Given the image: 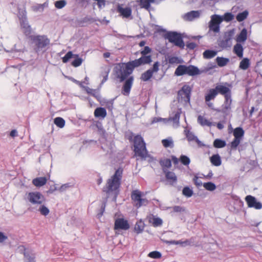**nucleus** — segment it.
<instances>
[{"mask_svg":"<svg viewBox=\"0 0 262 262\" xmlns=\"http://www.w3.org/2000/svg\"><path fill=\"white\" fill-rule=\"evenodd\" d=\"M183 194L188 198L190 197L193 194V191L188 187H185L182 191Z\"/></svg>","mask_w":262,"mask_h":262,"instance_id":"c03bdc74","label":"nucleus"},{"mask_svg":"<svg viewBox=\"0 0 262 262\" xmlns=\"http://www.w3.org/2000/svg\"><path fill=\"white\" fill-rule=\"evenodd\" d=\"M85 90L86 91V93L89 94H92L93 92H94V90L89 87H85Z\"/></svg>","mask_w":262,"mask_h":262,"instance_id":"e2e57ef3","label":"nucleus"},{"mask_svg":"<svg viewBox=\"0 0 262 262\" xmlns=\"http://www.w3.org/2000/svg\"><path fill=\"white\" fill-rule=\"evenodd\" d=\"M210 162L212 165L215 166H219L222 163L221 157L218 154L212 155L210 157Z\"/></svg>","mask_w":262,"mask_h":262,"instance_id":"a878e982","label":"nucleus"},{"mask_svg":"<svg viewBox=\"0 0 262 262\" xmlns=\"http://www.w3.org/2000/svg\"><path fill=\"white\" fill-rule=\"evenodd\" d=\"M247 38V31L245 28H244L237 35L236 41L237 43L244 42Z\"/></svg>","mask_w":262,"mask_h":262,"instance_id":"393cba45","label":"nucleus"},{"mask_svg":"<svg viewBox=\"0 0 262 262\" xmlns=\"http://www.w3.org/2000/svg\"><path fill=\"white\" fill-rule=\"evenodd\" d=\"M74 58V60L71 62V65L74 67H79L82 63V59L79 57L78 54H73L72 51H69L62 58L63 63H67L70 58Z\"/></svg>","mask_w":262,"mask_h":262,"instance_id":"4468645a","label":"nucleus"},{"mask_svg":"<svg viewBox=\"0 0 262 262\" xmlns=\"http://www.w3.org/2000/svg\"><path fill=\"white\" fill-rule=\"evenodd\" d=\"M234 34L233 30H230L225 33L224 36V40H223V43L227 45L229 42H231Z\"/></svg>","mask_w":262,"mask_h":262,"instance_id":"c85d7f7f","label":"nucleus"},{"mask_svg":"<svg viewBox=\"0 0 262 262\" xmlns=\"http://www.w3.org/2000/svg\"><path fill=\"white\" fill-rule=\"evenodd\" d=\"M29 38L38 49L43 48L50 43L49 39L45 35H31Z\"/></svg>","mask_w":262,"mask_h":262,"instance_id":"9d476101","label":"nucleus"},{"mask_svg":"<svg viewBox=\"0 0 262 262\" xmlns=\"http://www.w3.org/2000/svg\"><path fill=\"white\" fill-rule=\"evenodd\" d=\"M250 64L249 59L247 58H245L240 62L239 68L246 70L249 67Z\"/></svg>","mask_w":262,"mask_h":262,"instance_id":"f704fd0d","label":"nucleus"},{"mask_svg":"<svg viewBox=\"0 0 262 262\" xmlns=\"http://www.w3.org/2000/svg\"><path fill=\"white\" fill-rule=\"evenodd\" d=\"M222 21L223 18L221 16L216 14L212 15L209 23V30L214 33L219 32L220 25Z\"/></svg>","mask_w":262,"mask_h":262,"instance_id":"ddd939ff","label":"nucleus"},{"mask_svg":"<svg viewBox=\"0 0 262 262\" xmlns=\"http://www.w3.org/2000/svg\"><path fill=\"white\" fill-rule=\"evenodd\" d=\"M94 115L96 118L104 119L107 116V112L105 108L99 107L95 110Z\"/></svg>","mask_w":262,"mask_h":262,"instance_id":"5701e85b","label":"nucleus"},{"mask_svg":"<svg viewBox=\"0 0 262 262\" xmlns=\"http://www.w3.org/2000/svg\"><path fill=\"white\" fill-rule=\"evenodd\" d=\"M117 11L123 18H128L132 15V10L130 7H122V5L118 4Z\"/></svg>","mask_w":262,"mask_h":262,"instance_id":"a211bd4d","label":"nucleus"},{"mask_svg":"<svg viewBox=\"0 0 262 262\" xmlns=\"http://www.w3.org/2000/svg\"><path fill=\"white\" fill-rule=\"evenodd\" d=\"M180 118V115L179 114H176L173 117L172 120L173 121H176L179 120Z\"/></svg>","mask_w":262,"mask_h":262,"instance_id":"69168bd1","label":"nucleus"},{"mask_svg":"<svg viewBox=\"0 0 262 262\" xmlns=\"http://www.w3.org/2000/svg\"><path fill=\"white\" fill-rule=\"evenodd\" d=\"M226 142L221 139H216L213 142V146L215 148H223L226 146Z\"/></svg>","mask_w":262,"mask_h":262,"instance_id":"4c0bfd02","label":"nucleus"},{"mask_svg":"<svg viewBox=\"0 0 262 262\" xmlns=\"http://www.w3.org/2000/svg\"><path fill=\"white\" fill-rule=\"evenodd\" d=\"M97 5L99 8L101 9L102 7H104L105 5V0H98L97 1Z\"/></svg>","mask_w":262,"mask_h":262,"instance_id":"13d9d810","label":"nucleus"},{"mask_svg":"<svg viewBox=\"0 0 262 262\" xmlns=\"http://www.w3.org/2000/svg\"><path fill=\"white\" fill-rule=\"evenodd\" d=\"M130 228V225L127 220L124 218H118L116 219L114 223V230H127Z\"/></svg>","mask_w":262,"mask_h":262,"instance_id":"2eb2a0df","label":"nucleus"},{"mask_svg":"<svg viewBox=\"0 0 262 262\" xmlns=\"http://www.w3.org/2000/svg\"><path fill=\"white\" fill-rule=\"evenodd\" d=\"M248 15V12L247 10H245L241 13H239L236 17V20L239 21L241 22L243 20H244L245 19L247 18Z\"/></svg>","mask_w":262,"mask_h":262,"instance_id":"e433bc0d","label":"nucleus"},{"mask_svg":"<svg viewBox=\"0 0 262 262\" xmlns=\"http://www.w3.org/2000/svg\"><path fill=\"white\" fill-rule=\"evenodd\" d=\"M202 72L198 67L189 65H179L175 70L174 75L177 76H180L184 75H188L190 76H194L201 74Z\"/></svg>","mask_w":262,"mask_h":262,"instance_id":"39448f33","label":"nucleus"},{"mask_svg":"<svg viewBox=\"0 0 262 262\" xmlns=\"http://www.w3.org/2000/svg\"><path fill=\"white\" fill-rule=\"evenodd\" d=\"M139 66L134 60L126 63L121 62L117 63L114 68L116 76L122 82L126 80L122 86V93L123 95L128 96L132 87L134 78L130 76L126 79L134 71L135 68Z\"/></svg>","mask_w":262,"mask_h":262,"instance_id":"f257e3e1","label":"nucleus"},{"mask_svg":"<svg viewBox=\"0 0 262 262\" xmlns=\"http://www.w3.org/2000/svg\"><path fill=\"white\" fill-rule=\"evenodd\" d=\"M163 173L165 174L166 181L169 185H174L177 183L178 179L174 172L168 170Z\"/></svg>","mask_w":262,"mask_h":262,"instance_id":"6ab92c4d","label":"nucleus"},{"mask_svg":"<svg viewBox=\"0 0 262 262\" xmlns=\"http://www.w3.org/2000/svg\"><path fill=\"white\" fill-rule=\"evenodd\" d=\"M170 243L171 244H176V245L183 244H188L189 243V242L188 240H186L184 242H182L181 241H173L170 242Z\"/></svg>","mask_w":262,"mask_h":262,"instance_id":"4d7b16f0","label":"nucleus"},{"mask_svg":"<svg viewBox=\"0 0 262 262\" xmlns=\"http://www.w3.org/2000/svg\"><path fill=\"white\" fill-rule=\"evenodd\" d=\"M48 181L46 177L36 178L32 180V184L36 187H40L45 185Z\"/></svg>","mask_w":262,"mask_h":262,"instance_id":"4be33fe9","label":"nucleus"},{"mask_svg":"<svg viewBox=\"0 0 262 262\" xmlns=\"http://www.w3.org/2000/svg\"><path fill=\"white\" fill-rule=\"evenodd\" d=\"M222 17L223 18V21L224 20L226 22H229L233 19L234 15L231 13L226 12Z\"/></svg>","mask_w":262,"mask_h":262,"instance_id":"79ce46f5","label":"nucleus"},{"mask_svg":"<svg viewBox=\"0 0 262 262\" xmlns=\"http://www.w3.org/2000/svg\"><path fill=\"white\" fill-rule=\"evenodd\" d=\"M159 164L163 172L168 171V169L171 167V161L169 159H161L159 160Z\"/></svg>","mask_w":262,"mask_h":262,"instance_id":"412c9836","label":"nucleus"},{"mask_svg":"<svg viewBox=\"0 0 262 262\" xmlns=\"http://www.w3.org/2000/svg\"><path fill=\"white\" fill-rule=\"evenodd\" d=\"M168 62L170 64H178L182 62V61L177 57L171 56L168 58Z\"/></svg>","mask_w":262,"mask_h":262,"instance_id":"a18cd8bd","label":"nucleus"},{"mask_svg":"<svg viewBox=\"0 0 262 262\" xmlns=\"http://www.w3.org/2000/svg\"><path fill=\"white\" fill-rule=\"evenodd\" d=\"M224 86V85L221 84L217 85L215 88L207 90L205 94V101L208 107H211L213 106L210 101L213 100L219 94L221 95L226 93Z\"/></svg>","mask_w":262,"mask_h":262,"instance_id":"20e7f679","label":"nucleus"},{"mask_svg":"<svg viewBox=\"0 0 262 262\" xmlns=\"http://www.w3.org/2000/svg\"><path fill=\"white\" fill-rule=\"evenodd\" d=\"M54 122L55 124L59 128H63L65 125V121L61 117L55 118Z\"/></svg>","mask_w":262,"mask_h":262,"instance_id":"58836bf2","label":"nucleus"},{"mask_svg":"<svg viewBox=\"0 0 262 262\" xmlns=\"http://www.w3.org/2000/svg\"><path fill=\"white\" fill-rule=\"evenodd\" d=\"M133 142L134 151L135 155L140 157L141 159H146L148 157V151L146 147V144L142 136L139 135L135 136Z\"/></svg>","mask_w":262,"mask_h":262,"instance_id":"7ed1b4c3","label":"nucleus"},{"mask_svg":"<svg viewBox=\"0 0 262 262\" xmlns=\"http://www.w3.org/2000/svg\"><path fill=\"white\" fill-rule=\"evenodd\" d=\"M191 89L188 85H184L178 92V95L181 96L185 101L189 102Z\"/></svg>","mask_w":262,"mask_h":262,"instance_id":"f3484780","label":"nucleus"},{"mask_svg":"<svg viewBox=\"0 0 262 262\" xmlns=\"http://www.w3.org/2000/svg\"><path fill=\"white\" fill-rule=\"evenodd\" d=\"M200 16V13L198 11H192L186 14L187 19L189 20H192L195 18L199 17Z\"/></svg>","mask_w":262,"mask_h":262,"instance_id":"72a5a7b5","label":"nucleus"},{"mask_svg":"<svg viewBox=\"0 0 262 262\" xmlns=\"http://www.w3.org/2000/svg\"><path fill=\"white\" fill-rule=\"evenodd\" d=\"M151 52V48L148 46L145 47L144 49L140 52L142 55L141 57L134 61L139 67L142 65L150 64L152 61L151 56L147 54L150 53Z\"/></svg>","mask_w":262,"mask_h":262,"instance_id":"0eeeda50","label":"nucleus"},{"mask_svg":"<svg viewBox=\"0 0 262 262\" xmlns=\"http://www.w3.org/2000/svg\"><path fill=\"white\" fill-rule=\"evenodd\" d=\"M16 134H17V132L15 130H12L11 131L10 135L11 137H14L16 135Z\"/></svg>","mask_w":262,"mask_h":262,"instance_id":"338daca9","label":"nucleus"},{"mask_svg":"<svg viewBox=\"0 0 262 262\" xmlns=\"http://www.w3.org/2000/svg\"><path fill=\"white\" fill-rule=\"evenodd\" d=\"M146 43V42L144 40H142L139 43L140 47H143Z\"/></svg>","mask_w":262,"mask_h":262,"instance_id":"774afa93","label":"nucleus"},{"mask_svg":"<svg viewBox=\"0 0 262 262\" xmlns=\"http://www.w3.org/2000/svg\"><path fill=\"white\" fill-rule=\"evenodd\" d=\"M228 86L224 85V88L225 89L226 93L224 94H221L224 96L225 98L224 103L222 107V112L226 113L231 108V105L232 102L231 99V92L229 88L230 86L229 84L226 83Z\"/></svg>","mask_w":262,"mask_h":262,"instance_id":"9b49d317","label":"nucleus"},{"mask_svg":"<svg viewBox=\"0 0 262 262\" xmlns=\"http://www.w3.org/2000/svg\"><path fill=\"white\" fill-rule=\"evenodd\" d=\"M41 215L46 216L49 214L50 212L49 209L45 205H40L38 209Z\"/></svg>","mask_w":262,"mask_h":262,"instance_id":"37998d69","label":"nucleus"},{"mask_svg":"<svg viewBox=\"0 0 262 262\" xmlns=\"http://www.w3.org/2000/svg\"><path fill=\"white\" fill-rule=\"evenodd\" d=\"M186 47L190 50H193L196 47V44L193 42H188L186 44Z\"/></svg>","mask_w":262,"mask_h":262,"instance_id":"6e6d98bb","label":"nucleus"},{"mask_svg":"<svg viewBox=\"0 0 262 262\" xmlns=\"http://www.w3.org/2000/svg\"><path fill=\"white\" fill-rule=\"evenodd\" d=\"M160 64L158 61L155 62L152 67L149 69L141 74L140 79L143 81L149 80L152 77L154 73H157L159 71Z\"/></svg>","mask_w":262,"mask_h":262,"instance_id":"f8f14e48","label":"nucleus"},{"mask_svg":"<svg viewBox=\"0 0 262 262\" xmlns=\"http://www.w3.org/2000/svg\"><path fill=\"white\" fill-rule=\"evenodd\" d=\"M105 106L106 108L112 111L113 109V102L112 101H109L106 102Z\"/></svg>","mask_w":262,"mask_h":262,"instance_id":"5fc2aeb1","label":"nucleus"},{"mask_svg":"<svg viewBox=\"0 0 262 262\" xmlns=\"http://www.w3.org/2000/svg\"><path fill=\"white\" fill-rule=\"evenodd\" d=\"M241 140L238 138H235L230 143L231 148L232 149H236L237 147L240 144Z\"/></svg>","mask_w":262,"mask_h":262,"instance_id":"49530a36","label":"nucleus"},{"mask_svg":"<svg viewBox=\"0 0 262 262\" xmlns=\"http://www.w3.org/2000/svg\"><path fill=\"white\" fill-rule=\"evenodd\" d=\"M154 2L155 0H140V5L142 8L148 9L150 7V4Z\"/></svg>","mask_w":262,"mask_h":262,"instance_id":"c9c22d12","label":"nucleus"},{"mask_svg":"<svg viewBox=\"0 0 262 262\" xmlns=\"http://www.w3.org/2000/svg\"><path fill=\"white\" fill-rule=\"evenodd\" d=\"M145 227L144 223L140 220L138 221L135 226V231L137 234H139L144 230Z\"/></svg>","mask_w":262,"mask_h":262,"instance_id":"cd10ccee","label":"nucleus"},{"mask_svg":"<svg viewBox=\"0 0 262 262\" xmlns=\"http://www.w3.org/2000/svg\"><path fill=\"white\" fill-rule=\"evenodd\" d=\"M244 131L241 127H236L234 129L233 136L234 138L242 139V138L244 136Z\"/></svg>","mask_w":262,"mask_h":262,"instance_id":"7c9ffc66","label":"nucleus"},{"mask_svg":"<svg viewBox=\"0 0 262 262\" xmlns=\"http://www.w3.org/2000/svg\"><path fill=\"white\" fill-rule=\"evenodd\" d=\"M109 72H110V71L108 70L107 71H106L105 72L106 75H105V76H104L103 79V80L102 81V83H103V82H105L107 80L108 75Z\"/></svg>","mask_w":262,"mask_h":262,"instance_id":"0e129e2a","label":"nucleus"},{"mask_svg":"<svg viewBox=\"0 0 262 262\" xmlns=\"http://www.w3.org/2000/svg\"><path fill=\"white\" fill-rule=\"evenodd\" d=\"M20 247L23 248V250H24V256L27 258L28 262H35V257H31V256H29V254H28L25 252L26 248L24 247V246H20Z\"/></svg>","mask_w":262,"mask_h":262,"instance_id":"3c124183","label":"nucleus"},{"mask_svg":"<svg viewBox=\"0 0 262 262\" xmlns=\"http://www.w3.org/2000/svg\"><path fill=\"white\" fill-rule=\"evenodd\" d=\"M216 51L210 50H207L203 52V57L205 59H211L214 57L216 55Z\"/></svg>","mask_w":262,"mask_h":262,"instance_id":"473e14b6","label":"nucleus"},{"mask_svg":"<svg viewBox=\"0 0 262 262\" xmlns=\"http://www.w3.org/2000/svg\"><path fill=\"white\" fill-rule=\"evenodd\" d=\"M165 37L176 46L182 49L184 48L185 43L180 33L176 32H169L165 35Z\"/></svg>","mask_w":262,"mask_h":262,"instance_id":"6e6552de","label":"nucleus"},{"mask_svg":"<svg viewBox=\"0 0 262 262\" xmlns=\"http://www.w3.org/2000/svg\"><path fill=\"white\" fill-rule=\"evenodd\" d=\"M21 27L24 29V33L26 36H31V28L30 26L28 23L25 21H23L21 23Z\"/></svg>","mask_w":262,"mask_h":262,"instance_id":"bb28decb","label":"nucleus"},{"mask_svg":"<svg viewBox=\"0 0 262 262\" xmlns=\"http://www.w3.org/2000/svg\"><path fill=\"white\" fill-rule=\"evenodd\" d=\"M67 4V2L65 0H60L55 2V7L57 9H62Z\"/></svg>","mask_w":262,"mask_h":262,"instance_id":"de8ad7c7","label":"nucleus"},{"mask_svg":"<svg viewBox=\"0 0 262 262\" xmlns=\"http://www.w3.org/2000/svg\"><path fill=\"white\" fill-rule=\"evenodd\" d=\"M187 139L188 141H191L196 139V137L192 133L188 132L186 135Z\"/></svg>","mask_w":262,"mask_h":262,"instance_id":"603ef678","label":"nucleus"},{"mask_svg":"<svg viewBox=\"0 0 262 262\" xmlns=\"http://www.w3.org/2000/svg\"><path fill=\"white\" fill-rule=\"evenodd\" d=\"M148 223L151 224L154 227L161 226L163 224L162 220L152 214H150L147 216Z\"/></svg>","mask_w":262,"mask_h":262,"instance_id":"aec40b11","label":"nucleus"},{"mask_svg":"<svg viewBox=\"0 0 262 262\" xmlns=\"http://www.w3.org/2000/svg\"><path fill=\"white\" fill-rule=\"evenodd\" d=\"M171 160L172 161L173 163L174 164H178L179 160H178V159L176 157H175L174 156H171Z\"/></svg>","mask_w":262,"mask_h":262,"instance_id":"680f3d73","label":"nucleus"},{"mask_svg":"<svg viewBox=\"0 0 262 262\" xmlns=\"http://www.w3.org/2000/svg\"><path fill=\"white\" fill-rule=\"evenodd\" d=\"M203 186L206 190L209 191H213L216 188L215 185L212 182L204 183Z\"/></svg>","mask_w":262,"mask_h":262,"instance_id":"a19ab883","label":"nucleus"},{"mask_svg":"<svg viewBox=\"0 0 262 262\" xmlns=\"http://www.w3.org/2000/svg\"><path fill=\"white\" fill-rule=\"evenodd\" d=\"M173 210L174 212H181L183 210V208L179 206H176L173 207Z\"/></svg>","mask_w":262,"mask_h":262,"instance_id":"bf43d9fd","label":"nucleus"},{"mask_svg":"<svg viewBox=\"0 0 262 262\" xmlns=\"http://www.w3.org/2000/svg\"><path fill=\"white\" fill-rule=\"evenodd\" d=\"M143 194V192L138 189L134 190L131 192L130 198L132 203L137 208L146 206L148 203L147 199L142 198Z\"/></svg>","mask_w":262,"mask_h":262,"instance_id":"423d86ee","label":"nucleus"},{"mask_svg":"<svg viewBox=\"0 0 262 262\" xmlns=\"http://www.w3.org/2000/svg\"><path fill=\"white\" fill-rule=\"evenodd\" d=\"M26 198L33 205H41L45 201L44 196L38 191L27 193Z\"/></svg>","mask_w":262,"mask_h":262,"instance_id":"1a4fd4ad","label":"nucleus"},{"mask_svg":"<svg viewBox=\"0 0 262 262\" xmlns=\"http://www.w3.org/2000/svg\"><path fill=\"white\" fill-rule=\"evenodd\" d=\"M162 143L164 147H173V143L171 139H165L162 140Z\"/></svg>","mask_w":262,"mask_h":262,"instance_id":"ea45409f","label":"nucleus"},{"mask_svg":"<svg viewBox=\"0 0 262 262\" xmlns=\"http://www.w3.org/2000/svg\"><path fill=\"white\" fill-rule=\"evenodd\" d=\"M198 122L202 126H210L211 125V122L206 119L204 116L201 115H199L198 116Z\"/></svg>","mask_w":262,"mask_h":262,"instance_id":"c756f323","label":"nucleus"},{"mask_svg":"<svg viewBox=\"0 0 262 262\" xmlns=\"http://www.w3.org/2000/svg\"><path fill=\"white\" fill-rule=\"evenodd\" d=\"M193 181L194 184L197 187H200L202 185V181L199 180V178L197 176H194V177L193 179Z\"/></svg>","mask_w":262,"mask_h":262,"instance_id":"864d4df0","label":"nucleus"},{"mask_svg":"<svg viewBox=\"0 0 262 262\" xmlns=\"http://www.w3.org/2000/svg\"><path fill=\"white\" fill-rule=\"evenodd\" d=\"M7 238V237L5 236L3 233L0 232V243L3 242Z\"/></svg>","mask_w":262,"mask_h":262,"instance_id":"052dcab7","label":"nucleus"},{"mask_svg":"<svg viewBox=\"0 0 262 262\" xmlns=\"http://www.w3.org/2000/svg\"><path fill=\"white\" fill-rule=\"evenodd\" d=\"M229 59L227 58L217 57L216 58V62L217 65L220 67H223L227 64L229 62Z\"/></svg>","mask_w":262,"mask_h":262,"instance_id":"2f4dec72","label":"nucleus"},{"mask_svg":"<svg viewBox=\"0 0 262 262\" xmlns=\"http://www.w3.org/2000/svg\"><path fill=\"white\" fill-rule=\"evenodd\" d=\"M245 201L247 205L250 208H254L256 209H260L262 208V204L260 202H257L255 197L248 195L246 196Z\"/></svg>","mask_w":262,"mask_h":262,"instance_id":"dca6fc26","label":"nucleus"},{"mask_svg":"<svg viewBox=\"0 0 262 262\" xmlns=\"http://www.w3.org/2000/svg\"><path fill=\"white\" fill-rule=\"evenodd\" d=\"M233 52L238 57L242 58L243 57L244 48L241 44L239 43L235 44L233 47Z\"/></svg>","mask_w":262,"mask_h":262,"instance_id":"b1692460","label":"nucleus"},{"mask_svg":"<svg viewBox=\"0 0 262 262\" xmlns=\"http://www.w3.org/2000/svg\"><path fill=\"white\" fill-rule=\"evenodd\" d=\"M123 169L118 168L114 174L109 178L106 182L103 191L106 194L114 195L116 198L120 192V187L121 184V180L123 176Z\"/></svg>","mask_w":262,"mask_h":262,"instance_id":"f03ea898","label":"nucleus"},{"mask_svg":"<svg viewBox=\"0 0 262 262\" xmlns=\"http://www.w3.org/2000/svg\"><path fill=\"white\" fill-rule=\"evenodd\" d=\"M180 160L181 162L184 165H188L190 162L189 158L185 155H182L180 157Z\"/></svg>","mask_w":262,"mask_h":262,"instance_id":"09e8293b","label":"nucleus"},{"mask_svg":"<svg viewBox=\"0 0 262 262\" xmlns=\"http://www.w3.org/2000/svg\"><path fill=\"white\" fill-rule=\"evenodd\" d=\"M148 256L152 258H160L162 256V255L160 252L155 251L150 252Z\"/></svg>","mask_w":262,"mask_h":262,"instance_id":"8fccbe9b","label":"nucleus"}]
</instances>
